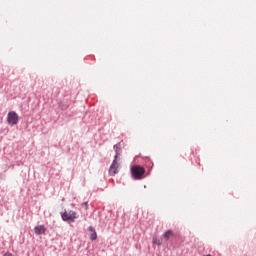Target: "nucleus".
Here are the masks:
<instances>
[{
    "label": "nucleus",
    "mask_w": 256,
    "mask_h": 256,
    "mask_svg": "<svg viewBox=\"0 0 256 256\" xmlns=\"http://www.w3.org/2000/svg\"><path fill=\"white\" fill-rule=\"evenodd\" d=\"M114 149L116 151V155H115L114 160L109 169V175H111L112 177H114V175H117V173H119V171H118L119 162L117 161V159L119 158V146L114 145Z\"/></svg>",
    "instance_id": "f257e3e1"
},
{
    "label": "nucleus",
    "mask_w": 256,
    "mask_h": 256,
    "mask_svg": "<svg viewBox=\"0 0 256 256\" xmlns=\"http://www.w3.org/2000/svg\"><path fill=\"white\" fill-rule=\"evenodd\" d=\"M131 175L133 179L139 181L143 179V175H145V168L141 167L140 165H134L131 167Z\"/></svg>",
    "instance_id": "f03ea898"
},
{
    "label": "nucleus",
    "mask_w": 256,
    "mask_h": 256,
    "mask_svg": "<svg viewBox=\"0 0 256 256\" xmlns=\"http://www.w3.org/2000/svg\"><path fill=\"white\" fill-rule=\"evenodd\" d=\"M63 221H68L69 223H75V219H77V212L70 210L69 212H64L62 215Z\"/></svg>",
    "instance_id": "7ed1b4c3"
},
{
    "label": "nucleus",
    "mask_w": 256,
    "mask_h": 256,
    "mask_svg": "<svg viewBox=\"0 0 256 256\" xmlns=\"http://www.w3.org/2000/svg\"><path fill=\"white\" fill-rule=\"evenodd\" d=\"M7 123L11 126L17 125L19 123V115L15 111H11L7 115Z\"/></svg>",
    "instance_id": "20e7f679"
},
{
    "label": "nucleus",
    "mask_w": 256,
    "mask_h": 256,
    "mask_svg": "<svg viewBox=\"0 0 256 256\" xmlns=\"http://www.w3.org/2000/svg\"><path fill=\"white\" fill-rule=\"evenodd\" d=\"M45 231L46 229H45V226L43 225H39L34 228V233L36 235H45Z\"/></svg>",
    "instance_id": "39448f33"
},
{
    "label": "nucleus",
    "mask_w": 256,
    "mask_h": 256,
    "mask_svg": "<svg viewBox=\"0 0 256 256\" xmlns=\"http://www.w3.org/2000/svg\"><path fill=\"white\" fill-rule=\"evenodd\" d=\"M88 230L90 232V239L92 241H95L97 239V232L95 231V228H93V226H90Z\"/></svg>",
    "instance_id": "423d86ee"
},
{
    "label": "nucleus",
    "mask_w": 256,
    "mask_h": 256,
    "mask_svg": "<svg viewBox=\"0 0 256 256\" xmlns=\"http://www.w3.org/2000/svg\"><path fill=\"white\" fill-rule=\"evenodd\" d=\"M172 235H173V231L168 230L165 232V234L162 236V238L165 239V241H169V239H171Z\"/></svg>",
    "instance_id": "0eeeda50"
},
{
    "label": "nucleus",
    "mask_w": 256,
    "mask_h": 256,
    "mask_svg": "<svg viewBox=\"0 0 256 256\" xmlns=\"http://www.w3.org/2000/svg\"><path fill=\"white\" fill-rule=\"evenodd\" d=\"M153 244L154 245H163V239H159V238H153Z\"/></svg>",
    "instance_id": "6e6552de"
},
{
    "label": "nucleus",
    "mask_w": 256,
    "mask_h": 256,
    "mask_svg": "<svg viewBox=\"0 0 256 256\" xmlns=\"http://www.w3.org/2000/svg\"><path fill=\"white\" fill-rule=\"evenodd\" d=\"M82 207H85V209H89V204L87 202L82 203Z\"/></svg>",
    "instance_id": "1a4fd4ad"
},
{
    "label": "nucleus",
    "mask_w": 256,
    "mask_h": 256,
    "mask_svg": "<svg viewBox=\"0 0 256 256\" xmlns=\"http://www.w3.org/2000/svg\"><path fill=\"white\" fill-rule=\"evenodd\" d=\"M4 256H13V254H11V252H7Z\"/></svg>",
    "instance_id": "9d476101"
}]
</instances>
